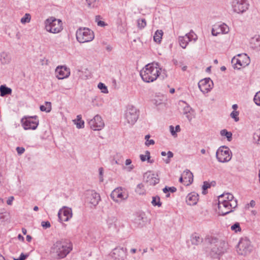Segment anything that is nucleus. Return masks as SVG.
Here are the masks:
<instances>
[{
  "label": "nucleus",
  "mask_w": 260,
  "mask_h": 260,
  "mask_svg": "<svg viewBox=\"0 0 260 260\" xmlns=\"http://www.w3.org/2000/svg\"><path fill=\"white\" fill-rule=\"evenodd\" d=\"M151 204L154 206H157L159 207H160L161 206V203L160 202V198L157 196L153 197Z\"/></svg>",
  "instance_id": "nucleus-36"
},
{
  "label": "nucleus",
  "mask_w": 260,
  "mask_h": 260,
  "mask_svg": "<svg viewBox=\"0 0 260 260\" xmlns=\"http://www.w3.org/2000/svg\"><path fill=\"white\" fill-rule=\"evenodd\" d=\"M76 36L77 40L80 43L91 42L94 38L93 31L87 27L78 29Z\"/></svg>",
  "instance_id": "nucleus-5"
},
{
  "label": "nucleus",
  "mask_w": 260,
  "mask_h": 260,
  "mask_svg": "<svg viewBox=\"0 0 260 260\" xmlns=\"http://www.w3.org/2000/svg\"><path fill=\"white\" fill-rule=\"evenodd\" d=\"M169 128L172 135L174 137L176 136L177 134L174 127L173 125H170Z\"/></svg>",
  "instance_id": "nucleus-50"
},
{
  "label": "nucleus",
  "mask_w": 260,
  "mask_h": 260,
  "mask_svg": "<svg viewBox=\"0 0 260 260\" xmlns=\"http://www.w3.org/2000/svg\"><path fill=\"white\" fill-rule=\"evenodd\" d=\"M24 129H33L37 128L39 124V120L37 116L28 117L25 118V120L23 119L21 120Z\"/></svg>",
  "instance_id": "nucleus-12"
},
{
  "label": "nucleus",
  "mask_w": 260,
  "mask_h": 260,
  "mask_svg": "<svg viewBox=\"0 0 260 260\" xmlns=\"http://www.w3.org/2000/svg\"><path fill=\"white\" fill-rule=\"evenodd\" d=\"M232 108L234 109V111H236V109L238 108V105L237 104H234L232 106Z\"/></svg>",
  "instance_id": "nucleus-61"
},
{
  "label": "nucleus",
  "mask_w": 260,
  "mask_h": 260,
  "mask_svg": "<svg viewBox=\"0 0 260 260\" xmlns=\"http://www.w3.org/2000/svg\"><path fill=\"white\" fill-rule=\"evenodd\" d=\"M130 251L132 253H135L136 252L137 249H135V248H132V249H131Z\"/></svg>",
  "instance_id": "nucleus-64"
},
{
  "label": "nucleus",
  "mask_w": 260,
  "mask_h": 260,
  "mask_svg": "<svg viewBox=\"0 0 260 260\" xmlns=\"http://www.w3.org/2000/svg\"><path fill=\"white\" fill-rule=\"evenodd\" d=\"M252 250L250 240L247 238L240 239L237 246V251L240 255H246L249 254Z\"/></svg>",
  "instance_id": "nucleus-10"
},
{
  "label": "nucleus",
  "mask_w": 260,
  "mask_h": 260,
  "mask_svg": "<svg viewBox=\"0 0 260 260\" xmlns=\"http://www.w3.org/2000/svg\"><path fill=\"white\" fill-rule=\"evenodd\" d=\"M98 88L101 90L102 92L104 93H108V90L107 87L103 83H99L98 85Z\"/></svg>",
  "instance_id": "nucleus-40"
},
{
  "label": "nucleus",
  "mask_w": 260,
  "mask_h": 260,
  "mask_svg": "<svg viewBox=\"0 0 260 260\" xmlns=\"http://www.w3.org/2000/svg\"><path fill=\"white\" fill-rule=\"evenodd\" d=\"M250 62L249 56L246 54H238L232 59V63L234 69H240L247 66Z\"/></svg>",
  "instance_id": "nucleus-9"
},
{
  "label": "nucleus",
  "mask_w": 260,
  "mask_h": 260,
  "mask_svg": "<svg viewBox=\"0 0 260 260\" xmlns=\"http://www.w3.org/2000/svg\"><path fill=\"white\" fill-rule=\"evenodd\" d=\"M228 247V243L223 240H219L216 238H212L210 244L208 247L207 252L213 258H218L223 253Z\"/></svg>",
  "instance_id": "nucleus-3"
},
{
  "label": "nucleus",
  "mask_w": 260,
  "mask_h": 260,
  "mask_svg": "<svg viewBox=\"0 0 260 260\" xmlns=\"http://www.w3.org/2000/svg\"><path fill=\"white\" fill-rule=\"evenodd\" d=\"M40 110L42 111L46 112H49L51 110V104L50 102H45V105H41L40 106Z\"/></svg>",
  "instance_id": "nucleus-35"
},
{
  "label": "nucleus",
  "mask_w": 260,
  "mask_h": 260,
  "mask_svg": "<svg viewBox=\"0 0 260 260\" xmlns=\"http://www.w3.org/2000/svg\"><path fill=\"white\" fill-rule=\"evenodd\" d=\"M230 31L229 26L225 23L214 25L212 29V34L216 36L219 34H226Z\"/></svg>",
  "instance_id": "nucleus-18"
},
{
  "label": "nucleus",
  "mask_w": 260,
  "mask_h": 260,
  "mask_svg": "<svg viewBox=\"0 0 260 260\" xmlns=\"http://www.w3.org/2000/svg\"><path fill=\"white\" fill-rule=\"evenodd\" d=\"M140 158L142 161L147 160L149 163L153 162V160H150V153L149 151H146L145 154H140Z\"/></svg>",
  "instance_id": "nucleus-31"
},
{
  "label": "nucleus",
  "mask_w": 260,
  "mask_h": 260,
  "mask_svg": "<svg viewBox=\"0 0 260 260\" xmlns=\"http://www.w3.org/2000/svg\"><path fill=\"white\" fill-rule=\"evenodd\" d=\"M198 86L203 93H206L213 88V82L210 78H206L199 81Z\"/></svg>",
  "instance_id": "nucleus-15"
},
{
  "label": "nucleus",
  "mask_w": 260,
  "mask_h": 260,
  "mask_svg": "<svg viewBox=\"0 0 260 260\" xmlns=\"http://www.w3.org/2000/svg\"><path fill=\"white\" fill-rule=\"evenodd\" d=\"M220 134L221 136L225 137L227 138L228 141H231L232 139V133L230 132H228L226 129H222Z\"/></svg>",
  "instance_id": "nucleus-34"
},
{
  "label": "nucleus",
  "mask_w": 260,
  "mask_h": 260,
  "mask_svg": "<svg viewBox=\"0 0 260 260\" xmlns=\"http://www.w3.org/2000/svg\"><path fill=\"white\" fill-rule=\"evenodd\" d=\"M211 186V185L209 183L205 181L204 182V184L202 186V188L204 190H206L207 189L210 188Z\"/></svg>",
  "instance_id": "nucleus-52"
},
{
  "label": "nucleus",
  "mask_w": 260,
  "mask_h": 260,
  "mask_svg": "<svg viewBox=\"0 0 260 260\" xmlns=\"http://www.w3.org/2000/svg\"><path fill=\"white\" fill-rule=\"evenodd\" d=\"M144 180L148 185H155L159 182V179L151 172H146L144 175Z\"/></svg>",
  "instance_id": "nucleus-22"
},
{
  "label": "nucleus",
  "mask_w": 260,
  "mask_h": 260,
  "mask_svg": "<svg viewBox=\"0 0 260 260\" xmlns=\"http://www.w3.org/2000/svg\"><path fill=\"white\" fill-rule=\"evenodd\" d=\"M218 198H222V199L224 200L225 202H230L232 201H237V200L234 199L233 195L229 193L222 194L219 196Z\"/></svg>",
  "instance_id": "nucleus-32"
},
{
  "label": "nucleus",
  "mask_w": 260,
  "mask_h": 260,
  "mask_svg": "<svg viewBox=\"0 0 260 260\" xmlns=\"http://www.w3.org/2000/svg\"><path fill=\"white\" fill-rule=\"evenodd\" d=\"M182 175L183 176V184L188 186L192 183L193 180V176L192 173L189 170H185Z\"/></svg>",
  "instance_id": "nucleus-23"
},
{
  "label": "nucleus",
  "mask_w": 260,
  "mask_h": 260,
  "mask_svg": "<svg viewBox=\"0 0 260 260\" xmlns=\"http://www.w3.org/2000/svg\"><path fill=\"white\" fill-rule=\"evenodd\" d=\"M14 199V197H13V196H11V197H9L7 201V204L9 205H11L12 204V202H13Z\"/></svg>",
  "instance_id": "nucleus-54"
},
{
  "label": "nucleus",
  "mask_w": 260,
  "mask_h": 260,
  "mask_svg": "<svg viewBox=\"0 0 260 260\" xmlns=\"http://www.w3.org/2000/svg\"><path fill=\"white\" fill-rule=\"evenodd\" d=\"M139 118V111L133 106H128L125 111L124 118L125 122L131 125H134Z\"/></svg>",
  "instance_id": "nucleus-7"
},
{
  "label": "nucleus",
  "mask_w": 260,
  "mask_h": 260,
  "mask_svg": "<svg viewBox=\"0 0 260 260\" xmlns=\"http://www.w3.org/2000/svg\"><path fill=\"white\" fill-rule=\"evenodd\" d=\"M137 26L138 27L142 29L146 26V21L144 18H140L137 20Z\"/></svg>",
  "instance_id": "nucleus-37"
},
{
  "label": "nucleus",
  "mask_w": 260,
  "mask_h": 260,
  "mask_svg": "<svg viewBox=\"0 0 260 260\" xmlns=\"http://www.w3.org/2000/svg\"><path fill=\"white\" fill-rule=\"evenodd\" d=\"M88 124L90 128L93 131H100L105 126V123L99 115H95L89 122Z\"/></svg>",
  "instance_id": "nucleus-14"
},
{
  "label": "nucleus",
  "mask_w": 260,
  "mask_h": 260,
  "mask_svg": "<svg viewBox=\"0 0 260 260\" xmlns=\"http://www.w3.org/2000/svg\"><path fill=\"white\" fill-rule=\"evenodd\" d=\"M154 144H155V142L152 139L147 140V141H146V142H145V145L147 146H149L150 145H154Z\"/></svg>",
  "instance_id": "nucleus-53"
},
{
  "label": "nucleus",
  "mask_w": 260,
  "mask_h": 260,
  "mask_svg": "<svg viewBox=\"0 0 260 260\" xmlns=\"http://www.w3.org/2000/svg\"><path fill=\"white\" fill-rule=\"evenodd\" d=\"M101 17L99 15H97L95 16V21L97 22V24L98 26H104L106 25L105 22L100 20L98 21V19H100Z\"/></svg>",
  "instance_id": "nucleus-47"
},
{
  "label": "nucleus",
  "mask_w": 260,
  "mask_h": 260,
  "mask_svg": "<svg viewBox=\"0 0 260 260\" xmlns=\"http://www.w3.org/2000/svg\"><path fill=\"white\" fill-rule=\"evenodd\" d=\"M163 31L161 30H157L153 36V40L156 43H160L161 42Z\"/></svg>",
  "instance_id": "nucleus-33"
},
{
  "label": "nucleus",
  "mask_w": 260,
  "mask_h": 260,
  "mask_svg": "<svg viewBox=\"0 0 260 260\" xmlns=\"http://www.w3.org/2000/svg\"><path fill=\"white\" fill-rule=\"evenodd\" d=\"M153 103L156 106L159 105L162 103V100L160 99L159 97H157L153 100Z\"/></svg>",
  "instance_id": "nucleus-48"
},
{
  "label": "nucleus",
  "mask_w": 260,
  "mask_h": 260,
  "mask_svg": "<svg viewBox=\"0 0 260 260\" xmlns=\"http://www.w3.org/2000/svg\"><path fill=\"white\" fill-rule=\"evenodd\" d=\"M169 191L171 192H175L176 191L177 189L175 187H168Z\"/></svg>",
  "instance_id": "nucleus-56"
},
{
  "label": "nucleus",
  "mask_w": 260,
  "mask_h": 260,
  "mask_svg": "<svg viewBox=\"0 0 260 260\" xmlns=\"http://www.w3.org/2000/svg\"><path fill=\"white\" fill-rule=\"evenodd\" d=\"M58 216L60 220L68 221L72 217V211L71 208L64 207L62 210H60L58 213Z\"/></svg>",
  "instance_id": "nucleus-20"
},
{
  "label": "nucleus",
  "mask_w": 260,
  "mask_h": 260,
  "mask_svg": "<svg viewBox=\"0 0 260 260\" xmlns=\"http://www.w3.org/2000/svg\"><path fill=\"white\" fill-rule=\"evenodd\" d=\"M12 57L10 54L5 51L0 53V62L2 65H6L11 63Z\"/></svg>",
  "instance_id": "nucleus-24"
},
{
  "label": "nucleus",
  "mask_w": 260,
  "mask_h": 260,
  "mask_svg": "<svg viewBox=\"0 0 260 260\" xmlns=\"http://www.w3.org/2000/svg\"><path fill=\"white\" fill-rule=\"evenodd\" d=\"M46 31L53 34H58L63 29V24L61 20L50 17L45 21Z\"/></svg>",
  "instance_id": "nucleus-4"
},
{
  "label": "nucleus",
  "mask_w": 260,
  "mask_h": 260,
  "mask_svg": "<svg viewBox=\"0 0 260 260\" xmlns=\"http://www.w3.org/2000/svg\"><path fill=\"white\" fill-rule=\"evenodd\" d=\"M237 206V201H232L230 202H225L222 198H218V213L220 215H225L233 211Z\"/></svg>",
  "instance_id": "nucleus-6"
},
{
  "label": "nucleus",
  "mask_w": 260,
  "mask_h": 260,
  "mask_svg": "<svg viewBox=\"0 0 260 260\" xmlns=\"http://www.w3.org/2000/svg\"><path fill=\"white\" fill-rule=\"evenodd\" d=\"M82 116L81 115H78L77 116V118L73 120L75 124H76V127L78 128H83L84 126V122L83 120H82Z\"/></svg>",
  "instance_id": "nucleus-29"
},
{
  "label": "nucleus",
  "mask_w": 260,
  "mask_h": 260,
  "mask_svg": "<svg viewBox=\"0 0 260 260\" xmlns=\"http://www.w3.org/2000/svg\"><path fill=\"white\" fill-rule=\"evenodd\" d=\"M26 238L27 241H28V242H30L32 239V238L30 235H27Z\"/></svg>",
  "instance_id": "nucleus-58"
},
{
  "label": "nucleus",
  "mask_w": 260,
  "mask_h": 260,
  "mask_svg": "<svg viewBox=\"0 0 260 260\" xmlns=\"http://www.w3.org/2000/svg\"><path fill=\"white\" fill-rule=\"evenodd\" d=\"M16 151L19 155H21L24 152L25 149L22 147H17L16 148Z\"/></svg>",
  "instance_id": "nucleus-49"
},
{
  "label": "nucleus",
  "mask_w": 260,
  "mask_h": 260,
  "mask_svg": "<svg viewBox=\"0 0 260 260\" xmlns=\"http://www.w3.org/2000/svg\"><path fill=\"white\" fill-rule=\"evenodd\" d=\"M1 96H4L7 94H11L12 89L10 88L6 87L5 85H1L0 86Z\"/></svg>",
  "instance_id": "nucleus-30"
},
{
  "label": "nucleus",
  "mask_w": 260,
  "mask_h": 260,
  "mask_svg": "<svg viewBox=\"0 0 260 260\" xmlns=\"http://www.w3.org/2000/svg\"><path fill=\"white\" fill-rule=\"evenodd\" d=\"M55 74L58 79L62 80L70 76V69L66 66H58L55 69Z\"/></svg>",
  "instance_id": "nucleus-16"
},
{
  "label": "nucleus",
  "mask_w": 260,
  "mask_h": 260,
  "mask_svg": "<svg viewBox=\"0 0 260 260\" xmlns=\"http://www.w3.org/2000/svg\"><path fill=\"white\" fill-rule=\"evenodd\" d=\"M18 239L21 241H24V237L21 235L20 234L18 235Z\"/></svg>",
  "instance_id": "nucleus-60"
},
{
  "label": "nucleus",
  "mask_w": 260,
  "mask_h": 260,
  "mask_svg": "<svg viewBox=\"0 0 260 260\" xmlns=\"http://www.w3.org/2000/svg\"><path fill=\"white\" fill-rule=\"evenodd\" d=\"M132 164V160L129 158L126 159L125 161V165L127 166H128L127 168V170L128 171H131L134 168V166L133 165H130Z\"/></svg>",
  "instance_id": "nucleus-43"
},
{
  "label": "nucleus",
  "mask_w": 260,
  "mask_h": 260,
  "mask_svg": "<svg viewBox=\"0 0 260 260\" xmlns=\"http://www.w3.org/2000/svg\"><path fill=\"white\" fill-rule=\"evenodd\" d=\"M161 69L158 63L146 64L140 71V75L143 81L150 83L155 81L160 74Z\"/></svg>",
  "instance_id": "nucleus-2"
},
{
  "label": "nucleus",
  "mask_w": 260,
  "mask_h": 260,
  "mask_svg": "<svg viewBox=\"0 0 260 260\" xmlns=\"http://www.w3.org/2000/svg\"><path fill=\"white\" fill-rule=\"evenodd\" d=\"M41 225L43 228H49L50 227L51 224L49 221H42L41 223Z\"/></svg>",
  "instance_id": "nucleus-51"
},
{
  "label": "nucleus",
  "mask_w": 260,
  "mask_h": 260,
  "mask_svg": "<svg viewBox=\"0 0 260 260\" xmlns=\"http://www.w3.org/2000/svg\"><path fill=\"white\" fill-rule=\"evenodd\" d=\"M86 1L89 7L93 8L97 6V0H86Z\"/></svg>",
  "instance_id": "nucleus-44"
},
{
  "label": "nucleus",
  "mask_w": 260,
  "mask_h": 260,
  "mask_svg": "<svg viewBox=\"0 0 260 260\" xmlns=\"http://www.w3.org/2000/svg\"><path fill=\"white\" fill-rule=\"evenodd\" d=\"M194 35L193 32H190L184 36H179L178 37V42L180 46L183 49L186 48L189 42L193 39Z\"/></svg>",
  "instance_id": "nucleus-21"
},
{
  "label": "nucleus",
  "mask_w": 260,
  "mask_h": 260,
  "mask_svg": "<svg viewBox=\"0 0 260 260\" xmlns=\"http://www.w3.org/2000/svg\"><path fill=\"white\" fill-rule=\"evenodd\" d=\"M254 101L257 105L260 106V91L257 92L255 95Z\"/></svg>",
  "instance_id": "nucleus-45"
},
{
  "label": "nucleus",
  "mask_w": 260,
  "mask_h": 260,
  "mask_svg": "<svg viewBox=\"0 0 260 260\" xmlns=\"http://www.w3.org/2000/svg\"><path fill=\"white\" fill-rule=\"evenodd\" d=\"M231 229L232 231H234L235 233L241 231V229L239 222H236L235 224L232 225Z\"/></svg>",
  "instance_id": "nucleus-41"
},
{
  "label": "nucleus",
  "mask_w": 260,
  "mask_h": 260,
  "mask_svg": "<svg viewBox=\"0 0 260 260\" xmlns=\"http://www.w3.org/2000/svg\"><path fill=\"white\" fill-rule=\"evenodd\" d=\"M167 155H168V157L164 159V161L166 164H169L170 162V158L173 157V153L172 152L169 151L167 152Z\"/></svg>",
  "instance_id": "nucleus-46"
},
{
  "label": "nucleus",
  "mask_w": 260,
  "mask_h": 260,
  "mask_svg": "<svg viewBox=\"0 0 260 260\" xmlns=\"http://www.w3.org/2000/svg\"><path fill=\"white\" fill-rule=\"evenodd\" d=\"M31 20V16L29 13H26L23 17L21 18L20 22L22 24L29 23Z\"/></svg>",
  "instance_id": "nucleus-38"
},
{
  "label": "nucleus",
  "mask_w": 260,
  "mask_h": 260,
  "mask_svg": "<svg viewBox=\"0 0 260 260\" xmlns=\"http://www.w3.org/2000/svg\"><path fill=\"white\" fill-rule=\"evenodd\" d=\"M101 200L99 193L93 190H91L87 194V201L93 206H96Z\"/></svg>",
  "instance_id": "nucleus-19"
},
{
  "label": "nucleus",
  "mask_w": 260,
  "mask_h": 260,
  "mask_svg": "<svg viewBox=\"0 0 260 260\" xmlns=\"http://www.w3.org/2000/svg\"><path fill=\"white\" fill-rule=\"evenodd\" d=\"M73 249L72 242L68 239H61L56 241L50 248V253L56 259L66 257Z\"/></svg>",
  "instance_id": "nucleus-1"
},
{
  "label": "nucleus",
  "mask_w": 260,
  "mask_h": 260,
  "mask_svg": "<svg viewBox=\"0 0 260 260\" xmlns=\"http://www.w3.org/2000/svg\"><path fill=\"white\" fill-rule=\"evenodd\" d=\"M250 44L252 48L257 51H260V36H255L251 38Z\"/></svg>",
  "instance_id": "nucleus-27"
},
{
  "label": "nucleus",
  "mask_w": 260,
  "mask_h": 260,
  "mask_svg": "<svg viewBox=\"0 0 260 260\" xmlns=\"http://www.w3.org/2000/svg\"><path fill=\"white\" fill-rule=\"evenodd\" d=\"M22 232L24 235H26L27 233V230L25 228H22Z\"/></svg>",
  "instance_id": "nucleus-63"
},
{
  "label": "nucleus",
  "mask_w": 260,
  "mask_h": 260,
  "mask_svg": "<svg viewBox=\"0 0 260 260\" xmlns=\"http://www.w3.org/2000/svg\"><path fill=\"white\" fill-rule=\"evenodd\" d=\"M117 219L114 216H110L107 219L108 228L110 230H115L117 229Z\"/></svg>",
  "instance_id": "nucleus-26"
},
{
  "label": "nucleus",
  "mask_w": 260,
  "mask_h": 260,
  "mask_svg": "<svg viewBox=\"0 0 260 260\" xmlns=\"http://www.w3.org/2000/svg\"><path fill=\"white\" fill-rule=\"evenodd\" d=\"M169 191V189H168V187H165L164 189H163V192L164 193H167Z\"/></svg>",
  "instance_id": "nucleus-62"
},
{
  "label": "nucleus",
  "mask_w": 260,
  "mask_h": 260,
  "mask_svg": "<svg viewBox=\"0 0 260 260\" xmlns=\"http://www.w3.org/2000/svg\"><path fill=\"white\" fill-rule=\"evenodd\" d=\"M27 256L28 255L21 253L18 258L19 260H24Z\"/></svg>",
  "instance_id": "nucleus-55"
},
{
  "label": "nucleus",
  "mask_w": 260,
  "mask_h": 260,
  "mask_svg": "<svg viewBox=\"0 0 260 260\" xmlns=\"http://www.w3.org/2000/svg\"><path fill=\"white\" fill-rule=\"evenodd\" d=\"M239 114V111H233L230 114L231 117L233 118L236 122H237L239 120V118L238 117Z\"/></svg>",
  "instance_id": "nucleus-42"
},
{
  "label": "nucleus",
  "mask_w": 260,
  "mask_h": 260,
  "mask_svg": "<svg viewBox=\"0 0 260 260\" xmlns=\"http://www.w3.org/2000/svg\"><path fill=\"white\" fill-rule=\"evenodd\" d=\"M199 200V195L195 192H192L189 193L187 197L186 201L188 205L190 206L195 205L197 204Z\"/></svg>",
  "instance_id": "nucleus-25"
},
{
  "label": "nucleus",
  "mask_w": 260,
  "mask_h": 260,
  "mask_svg": "<svg viewBox=\"0 0 260 260\" xmlns=\"http://www.w3.org/2000/svg\"><path fill=\"white\" fill-rule=\"evenodd\" d=\"M127 253L126 248L117 247L113 250L111 256L115 260H125L127 256Z\"/></svg>",
  "instance_id": "nucleus-17"
},
{
  "label": "nucleus",
  "mask_w": 260,
  "mask_h": 260,
  "mask_svg": "<svg viewBox=\"0 0 260 260\" xmlns=\"http://www.w3.org/2000/svg\"><path fill=\"white\" fill-rule=\"evenodd\" d=\"M111 197L115 202H119L126 200L128 194L122 187H118L111 192Z\"/></svg>",
  "instance_id": "nucleus-11"
},
{
  "label": "nucleus",
  "mask_w": 260,
  "mask_h": 260,
  "mask_svg": "<svg viewBox=\"0 0 260 260\" xmlns=\"http://www.w3.org/2000/svg\"><path fill=\"white\" fill-rule=\"evenodd\" d=\"M202 238L199 234L194 233L192 234L190 237V241L192 244L197 245L202 242Z\"/></svg>",
  "instance_id": "nucleus-28"
},
{
  "label": "nucleus",
  "mask_w": 260,
  "mask_h": 260,
  "mask_svg": "<svg viewBox=\"0 0 260 260\" xmlns=\"http://www.w3.org/2000/svg\"><path fill=\"white\" fill-rule=\"evenodd\" d=\"M175 129L176 133L180 131V127L179 125H176L175 127Z\"/></svg>",
  "instance_id": "nucleus-59"
},
{
  "label": "nucleus",
  "mask_w": 260,
  "mask_h": 260,
  "mask_svg": "<svg viewBox=\"0 0 260 260\" xmlns=\"http://www.w3.org/2000/svg\"><path fill=\"white\" fill-rule=\"evenodd\" d=\"M249 5L245 0H233L232 8L233 11L237 13H243L248 9Z\"/></svg>",
  "instance_id": "nucleus-13"
},
{
  "label": "nucleus",
  "mask_w": 260,
  "mask_h": 260,
  "mask_svg": "<svg viewBox=\"0 0 260 260\" xmlns=\"http://www.w3.org/2000/svg\"><path fill=\"white\" fill-rule=\"evenodd\" d=\"M99 174L101 176V178H102V177L103 175V171H104L103 168L102 167L100 168L99 169Z\"/></svg>",
  "instance_id": "nucleus-57"
},
{
  "label": "nucleus",
  "mask_w": 260,
  "mask_h": 260,
  "mask_svg": "<svg viewBox=\"0 0 260 260\" xmlns=\"http://www.w3.org/2000/svg\"><path fill=\"white\" fill-rule=\"evenodd\" d=\"M232 156V153L230 148L225 146H220L217 150L216 157L218 161L226 162L229 161Z\"/></svg>",
  "instance_id": "nucleus-8"
},
{
  "label": "nucleus",
  "mask_w": 260,
  "mask_h": 260,
  "mask_svg": "<svg viewBox=\"0 0 260 260\" xmlns=\"http://www.w3.org/2000/svg\"><path fill=\"white\" fill-rule=\"evenodd\" d=\"M136 192L139 194H144L145 193L144 185L142 183L138 184L136 188Z\"/></svg>",
  "instance_id": "nucleus-39"
}]
</instances>
